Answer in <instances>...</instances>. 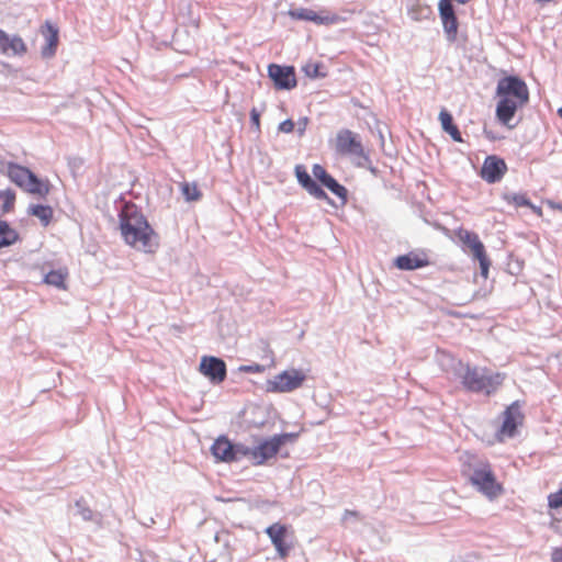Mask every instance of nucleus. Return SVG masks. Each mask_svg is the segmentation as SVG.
Segmentation results:
<instances>
[{"instance_id":"f257e3e1","label":"nucleus","mask_w":562,"mask_h":562,"mask_svg":"<svg viewBox=\"0 0 562 562\" xmlns=\"http://www.w3.org/2000/svg\"><path fill=\"white\" fill-rule=\"evenodd\" d=\"M120 231L124 241L145 254H155L159 248V236L135 204L126 203L120 215Z\"/></svg>"},{"instance_id":"f03ea898","label":"nucleus","mask_w":562,"mask_h":562,"mask_svg":"<svg viewBox=\"0 0 562 562\" xmlns=\"http://www.w3.org/2000/svg\"><path fill=\"white\" fill-rule=\"evenodd\" d=\"M496 117L505 126L510 125L516 112L529 102V89L527 83L517 76H505L496 86Z\"/></svg>"},{"instance_id":"7ed1b4c3","label":"nucleus","mask_w":562,"mask_h":562,"mask_svg":"<svg viewBox=\"0 0 562 562\" xmlns=\"http://www.w3.org/2000/svg\"><path fill=\"white\" fill-rule=\"evenodd\" d=\"M462 464V472L468 476L469 482L480 493L490 499H495L503 494L504 487L496 479L493 468L488 461H476L472 454H467Z\"/></svg>"},{"instance_id":"20e7f679","label":"nucleus","mask_w":562,"mask_h":562,"mask_svg":"<svg viewBox=\"0 0 562 562\" xmlns=\"http://www.w3.org/2000/svg\"><path fill=\"white\" fill-rule=\"evenodd\" d=\"M3 166L5 170L0 168V171L4 172L10 181L23 191L42 198L49 193L48 182L37 178L27 167L11 161Z\"/></svg>"},{"instance_id":"39448f33","label":"nucleus","mask_w":562,"mask_h":562,"mask_svg":"<svg viewBox=\"0 0 562 562\" xmlns=\"http://www.w3.org/2000/svg\"><path fill=\"white\" fill-rule=\"evenodd\" d=\"M504 379L505 375L499 372L488 374L487 369L467 367L461 375V383L468 391L485 392L490 395L502 385Z\"/></svg>"},{"instance_id":"423d86ee","label":"nucleus","mask_w":562,"mask_h":562,"mask_svg":"<svg viewBox=\"0 0 562 562\" xmlns=\"http://www.w3.org/2000/svg\"><path fill=\"white\" fill-rule=\"evenodd\" d=\"M293 438L291 434L276 435L269 439L260 441L256 447L243 448V457L251 460L255 465H262L268 460L274 458L280 448L290 439Z\"/></svg>"},{"instance_id":"0eeeda50","label":"nucleus","mask_w":562,"mask_h":562,"mask_svg":"<svg viewBox=\"0 0 562 562\" xmlns=\"http://www.w3.org/2000/svg\"><path fill=\"white\" fill-rule=\"evenodd\" d=\"M306 373L301 369L291 368L267 380L266 391L269 393H291L303 386Z\"/></svg>"},{"instance_id":"6e6552de","label":"nucleus","mask_w":562,"mask_h":562,"mask_svg":"<svg viewBox=\"0 0 562 562\" xmlns=\"http://www.w3.org/2000/svg\"><path fill=\"white\" fill-rule=\"evenodd\" d=\"M454 236L460 243L468 247L473 257L480 261L482 273L486 276L488 271V259L486 256L485 247L480 240L477 234L465 228H458L454 231Z\"/></svg>"},{"instance_id":"1a4fd4ad","label":"nucleus","mask_w":562,"mask_h":562,"mask_svg":"<svg viewBox=\"0 0 562 562\" xmlns=\"http://www.w3.org/2000/svg\"><path fill=\"white\" fill-rule=\"evenodd\" d=\"M268 76L273 81L277 90H291L296 87V76L294 67L270 64L268 66Z\"/></svg>"},{"instance_id":"9d476101","label":"nucleus","mask_w":562,"mask_h":562,"mask_svg":"<svg viewBox=\"0 0 562 562\" xmlns=\"http://www.w3.org/2000/svg\"><path fill=\"white\" fill-rule=\"evenodd\" d=\"M199 371L214 384L222 383L227 375L226 363L224 360L214 356H203Z\"/></svg>"},{"instance_id":"9b49d317","label":"nucleus","mask_w":562,"mask_h":562,"mask_svg":"<svg viewBox=\"0 0 562 562\" xmlns=\"http://www.w3.org/2000/svg\"><path fill=\"white\" fill-rule=\"evenodd\" d=\"M524 414L517 402L509 405L504 412V420L497 432L498 441H503L505 438H512L515 436L517 427L522 424Z\"/></svg>"},{"instance_id":"f8f14e48","label":"nucleus","mask_w":562,"mask_h":562,"mask_svg":"<svg viewBox=\"0 0 562 562\" xmlns=\"http://www.w3.org/2000/svg\"><path fill=\"white\" fill-rule=\"evenodd\" d=\"M335 148L341 155H351L357 157H362L364 155L363 146L358 135L349 130L338 132Z\"/></svg>"},{"instance_id":"ddd939ff","label":"nucleus","mask_w":562,"mask_h":562,"mask_svg":"<svg viewBox=\"0 0 562 562\" xmlns=\"http://www.w3.org/2000/svg\"><path fill=\"white\" fill-rule=\"evenodd\" d=\"M507 169V165L503 158L491 155L484 159L480 176L487 183H495L503 179Z\"/></svg>"},{"instance_id":"4468645a","label":"nucleus","mask_w":562,"mask_h":562,"mask_svg":"<svg viewBox=\"0 0 562 562\" xmlns=\"http://www.w3.org/2000/svg\"><path fill=\"white\" fill-rule=\"evenodd\" d=\"M244 446H234L226 437H218L211 447L216 460L233 462L243 457Z\"/></svg>"},{"instance_id":"2eb2a0df","label":"nucleus","mask_w":562,"mask_h":562,"mask_svg":"<svg viewBox=\"0 0 562 562\" xmlns=\"http://www.w3.org/2000/svg\"><path fill=\"white\" fill-rule=\"evenodd\" d=\"M439 14L447 40L449 42H456L458 36V19L451 4V0H440Z\"/></svg>"},{"instance_id":"dca6fc26","label":"nucleus","mask_w":562,"mask_h":562,"mask_svg":"<svg viewBox=\"0 0 562 562\" xmlns=\"http://www.w3.org/2000/svg\"><path fill=\"white\" fill-rule=\"evenodd\" d=\"M266 533L274 546L278 555L281 559H285L292 548V546L286 542L288 527L276 522L266 529Z\"/></svg>"},{"instance_id":"f3484780","label":"nucleus","mask_w":562,"mask_h":562,"mask_svg":"<svg viewBox=\"0 0 562 562\" xmlns=\"http://www.w3.org/2000/svg\"><path fill=\"white\" fill-rule=\"evenodd\" d=\"M0 53L7 56H23L27 53V45L19 35H10L0 29Z\"/></svg>"},{"instance_id":"a211bd4d","label":"nucleus","mask_w":562,"mask_h":562,"mask_svg":"<svg viewBox=\"0 0 562 562\" xmlns=\"http://www.w3.org/2000/svg\"><path fill=\"white\" fill-rule=\"evenodd\" d=\"M312 172L315 179L325 186L333 194L341 199L344 202L347 200V189L338 183L323 166L318 164L314 165Z\"/></svg>"},{"instance_id":"6ab92c4d","label":"nucleus","mask_w":562,"mask_h":562,"mask_svg":"<svg viewBox=\"0 0 562 562\" xmlns=\"http://www.w3.org/2000/svg\"><path fill=\"white\" fill-rule=\"evenodd\" d=\"M40 32L46 42L41 50L42 57L52 58L55 56L59 43L58 29L49 21H46L41 26Z\"/></svg>"},{"instance_id":"aec40b11","label":"nucleus","mask_w":562,"mask_h":562,"mask_svg":"<svg viewBox=\"0 0 562 562\" xmlns=\"http://www.w3.org/2000/svg\"><path fill=\"white\" fill-rule=\"evenodd\" d=\"M430 265L428 255L425 251H411L398 256L395 259V266L401 270H415Z\"/></svg>"},{"instance_id":"412c9836","label":"nucleus","mask_w":562,"mask_h":562,"mask_svg":"<svg viewBox=\"0 0 562 562\" xmlns=\"http://www.w3.org/2000/svg\"><path fill=\"white\" fill-rule=\"evenodd\" d=\"M295 176L299 183L314 198L327 200L326 192L311 178L304 166L295 167Z\"/></svg>"},{"instance_id":"4be33fe9","label":"nucleus","mask_w":562,"mask_h":562,"mask_svg":"<svg viewBox=\"0 0 562 562\" xmlns=\"http://www.w3.org/2000/svg\"><path fill=\"white\" fill-rule=\"evenodd\" d=\"M290 15L296 20H305L312 21L317 24H330L336 21L334 16H321L315 11L311 9H297L294 11H290Z\"/></svg>"},{"instance_id":"5701e85b","label":"nucleus","mask_w":562,"mask_h":562,"mask_svg":"<svg viewBox=\"0 0 562 562\" xmlns=\"http://www.w3.org/2000/svg\"><path fill=\"white\" fill-rule=\"evenodd\" d=\"M439 121L442 130L450 135V137L457 142L462 143L463 138L458 128V126L453 123L452 115L446 110L442 109L439 113Z\"/></svg>"},{"instance_id":"b1692460","label":"nucleus","mask_w":562,"mask_h":562,"mask_svg":"<svg viewBox=\"0 0 562 562\" xmlns=\"http://www.w3.org/2000/svg\"><path fill=\"white\" fill-rule=\"evenodd\" d=\"M27 214L37 217L44 227H47L54 218V210L49 205L31 204Z\"/></svg>"},{"instance_id":"393cba45","label":"nucleus","mask_w":562,"mask_h":562,"mask_svg":"<svg viewBox=\"0 0 562 562\" xmlns=\"http://www.w3.org/2000/svg\"><path fill=\"white\" fill-rule=\"evenodd\" d=\"M69 276L67 268H59L57 270H52L46 273L44 278V282L48 285L56 286L61 290H66V280Z\"/></svg>"},{"instance_id":"a878e982","label":"nucleus","mask_w":562,"mask_h":562,"mask_svg":"<svg viewBox=\"0 0 562 562\" xmlns=\"http://www.w3.org/2000/svg\"><path fill=\"white\" fill-rule=\"evenodd\" d=\"M19 240V233L5 221H0V249L9 247Z\"/></svg>"},{"instance_id":"bb28decb","label":"nucleus","mask_w":562,"mask_h":562,"mask_svg":"<svg viewBox=\"0 0 562 562\" xmlns=\"http://www.w3.org/2000/svg\"><path fill=\"white\" fill-rule=\"evenodd\" d=\"M16 194L11 188L0 190V215L13 212Z\"/></svg>"},{"instance_id":"cd10ccee","label":"nucleus","mask_w":562,"mask_h":562,"mask_svg":"<svg viewBox=\"0 0 562 562\" xmlns=\"http://www.w3.org/2000/svg\"><path fill=\"white\" fill-rule=\"evenodd\" d=\"M180 189L188 202L199 201L202 198V192L195 182H182Z\"/></svg>"},{"instance_id":"c85d7f7f","label":"nucleus","mask_w":562,"mask_h":562,"mask_svg":"<svg viewBox=\"0 0 562 562\" xmlns=\"http://www.w3.org/2000/svg\"><path fill=\"white\" fill-rule=\"evenodd\" d=\"M548 507L549 509H559L562 507V483L560 488L548 495Z\"/></svg>"},{"instance_id":"c756f323","label":"nucleus","mask_w":562,"mask_h":562,"mask_svg":"<svg viewBox=\"0 0 562 562\" xmlns=\"http://www.w3.org/2000/svg\"><path fill=\"white\" fill-rule=\"evenodd\" d=\"M76 506L78 508V514L82 517V519L88 521L93 519V510L86 504L83 499L77 501Z\"/></svg>"},{"instance_id":"7c9ffc66","label":"nucleus","mask_w":562,"mask_h":562,"mask_svg":"<svg viewBox=\"0 0 562 562\" xmlns=\"http://www.w3.org/2000/svg\"><path fill=\"white\" fill-rule=\"evenodd\" d=\"M239 370L245 373H262L266 370V367L262 364L254 363L248 366H241Z\"/></svg>"},{"instance_id":"2f4dec72","label":"nucleus","mask_w":562,"mask_h":562,"mask_svg":"<svg viewBox=\"0 0 562 562\" xmlns=\"http://www.w3.org/2000/svg\"><path fill=\"white\" fill-rule=\"evenodd\" d=\"M250 121L257 132H260V112L254 108L250 111Z\"/></svg>"},{"instance_id":"473e14b6","label":"nucleus","mask_w":562,"mask_h":562,"mask_svg":"<svg viewBox=\"0 0 562 562\" xmlns=\"http://www.w3.org/2000/svg\"><path fill=\"white\" fill-rule=\"evenodd\" d=\"M294 122L292 120H285L279 124V132L282 133H292L294 131Z\"/></svg>"},{"instance_id":"72a5a7b5","label":"nucleus","mask_w":562,"mask_h":562,"mask_svg":"<svg viewBox=\"0 0 562 562\" xmlns=\"http://www.w3.org/2000/svg\"><path fill=\"white\" fill-rule=\"evenodd\" d=\"M513 201L518 206H527L530 204L529 200L522 194H515Z\"/></svg>"},{"instance_id":"f704fd0d","label":"nucleus","mask_w":562,"mask_h":562,"mask_svg":"<svg viewBox=\"0 0 562 562\" xmlns=\"http://www.w3.org/2000/svg\"><path fill=\"white\" fill-rule=\"evenodd\" d=\"M552 562H562V548H554L551 553Z\"/></svg>"},{"instance_id":"c9c22d12","label":"nucleus","mask_w":562,"mask_h":562,"mask_svg":"<svg viewBox=\"0 0 562 562\" xmlns=\"http://www.w3.org/2000/svg\"><path fill=\"white\" fill-rule=\"evenodd\" d=\"M359 513L356 510L346 509L342 514V519L348 520L349 518H359Z\"/></svg>"},{"instance_id":"e433bc0d","label":"nucleus","mask_w":562,"mask_h":562,"mask_svg":"<svg viewBox=\"0 0 562 562\" xmlns=\"http://www.w3.org/2000/svg\"><path fill=\"white\" fill-rule=\"evenodd\" d=\"M550 206L552 209L562 211V204L550 202Z\"/></svg>"},{"instance_id":"4c0bfd02","label":"nucleus","mask_w":562,"mask_h":562,"mask_svg":"<svg viewBox=\"0 0 562 562\" xmlns=\"http://www.w3.org/2000/svg\"><path fill=\"white\" fill-rule=\"evenodd\" d=\"M558 115L562 119V108L558 109Z\"/></svg>"}]
</instances>
